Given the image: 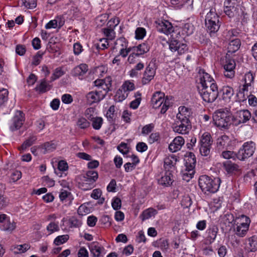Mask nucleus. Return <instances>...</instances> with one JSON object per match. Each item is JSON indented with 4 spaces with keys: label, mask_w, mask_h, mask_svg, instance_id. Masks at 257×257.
Here are the masks:
<instances>
[{
    "label": "nucleus",
    "mask_w": 257,
    "mask_h": 257,
    "mask_svg": "<svg viewBox=\"0 0 257 257\" xmlns=\"http://www.w3.org/2000/svg\"><path fill=\"white\" fill-rule=\"evenodd\" d=\"M240 40L239 39H234L230 41L227 49L228 53L232 54L237 51L240 46Z\"/></svg>",
    "instance_id": "29"
},
{
    "label": "nucleus",
    "mask_w": 257,
    "mask_h": 257,
    "mask_svg": "<svg viewBox=\"0 0 257 257\" xmlns=\"http://www.w3.org/2000/svg\"><path fill=\"white\" fill-rule=\"evenodd\" d=\"M157 29L158 31L166 35L170 34L174 31V28L172 24L168 21L160 22L157 26Z\"/></svg>",
    "instance_id": "23"
},
{
    "label": "nucleus",
    "mask_w": 257,
    "mask_h": 257,
    "mask_svg": "<svg viewBox=\"0 0 257 257\" xmlns=\"http://www.w3.org/2000/svg\"><path fill=\"white\" fill-rule=\"evenodd\" d=\"M102 31L106 37L107 40H112L115 37V33L113 29L106 27L102 29Z\"/></svg>",
    "instance_id": "42"
},
{
    "label": "nucleus",
    "mask_w": 257,
    "mask_h": 257,
    "mask_svg": "<svg viewBox=\"0 0 257 257\" xmlns=\"http://www.w3.org/2000/svg\"><path fill=\"white\" fill-rule=\"evenodd\" d=\"M89 247L91 252L96 257H99L104 249L97 242H92Z\"/></svg>",
    "instance_id": "30"
},
{
    "label": "nucleus",
    "mask_w": 257,
    "mask_h": 257,
    "mask_svg": "<svg viewBox=\"0 0 257 257\" xmlns=\"http://www.w3.org/2000/svg\"><path fill=\"white\" fill-rule=\"evenodd\" d=\"M128 42L124 37L117 39L115 42V48L116 49L127 48Z\"/></svg>",
    "instance_id": "39"
},
{
    "label": "nucleus",
    "mask_w": 257,
    "mask_h": 257,
    "mask_svg": "<svg viewBox=\"0 0 257 257\" xmlns=\"http://www.w3.org/2000/svg\"><path fill=\"white\" fill-rule=\"evenodd\" d=\"M192 201L188 195L184 196L181 200V205L184 208H188L192 204Z\"/></svg>",
    "instance_id": "58"
},
{
    "label": "nucleus",
    "mask_w": 257,
    "mask_h": 257,
    "mask_svg": "<svg viewBox=\"0 0 257 257\" xmlns=\"http://www.w3.org/2000/svg\"><path fill=\"white\" fill-rule=\"evenodd\" d=\"M128 96V92H126L120 88L116 92L114 96V100L116 102H121L124 100Z\"/></svg>",
    "instance_id": "40"
},
{
    "label": "nucleus",
    "mask_w": 257,
    "mask_h": 257,
    "mask_svg": "<svg viewBox=\"0 0 257 257\" xmlns=\"http://www.w3.org/2000/svg\"><path fill=\"white\" fill-rule=\"evenodd\" d=\"M40 147L45 150L44 153H46L55 150L56 148V145L52 142H47L42 145Z\"/></svg>",
    "instance_id": "43"
},
{
    "label": "nucleus",
    "mask_w": 257,
    "mask_h": 257,
    "mask_svg": "<svg viewBox=\"0 0 257 257\" xmlns=\"http://www.w3.org/2000/svg\"><path fill=\"white\" fill-rule=\"evenodd\" d=\"M256 144L251 141L245 142L237 152L238 159L243 161L252 156L255 150Z\"/></svg>",
    "instance_id": "8"
},
{
    "label": "nucleus",
    "mask_w": 257,
    "mask_h": 257,
    "mask_svg": "<svg viewBox=\"0 0 257 257\" xmlns=\"http://www.w3.org/2000/svg\"><path fill=\"white\" fill-rule=\"evenodd\" d=\"M235 222H236V227L234 229L235 234L239 237H243L248 230L250 223L249 218L241 215L237 218Z\"/></svg>",
    "instance_id": "7"
},
{
    "label": "nucleus",
    "mask_w": 257,
    "mask_h": 257,
    "mask_svg": "<svg viewBox=\"0 0 257 257\" xmlns=\"http://www.w3.org/2000/svg\"><path fill=\"white\" fill-rule=\"evenodd\" d=\"M221 156L225 159H233L234 160L236 158L238 159L237 153L230 151H223L222 152Z\"/></svg>",
    "instance_id": "47"
},
{
    "label": "nucleus",
    "mask_w": 257,
    "mask_h": 257,
    "mask_svg": "<svg viewBox=\"0 0 257 257\" xmlns=\"http://www.w3.org/2000/svg\"><path fill=\"white\" fill-rule=\"evenodd\" d=\"M205 24L207 30L210 33H215L219 29V16L216 13L215 8H212L206 14L205 19Z\"/></svg>",
    "instance_id": "4"
},
{
    "label": "nucleus",
    "mask_w": 257,
    "mask_h": 257,
    "mask_svg": "<svg viewBox=\"0 0 257 257\" xmlns=\"http://www.w3.org/2000/svg\"><path fill=\"white\" fill-rule=\"evenodd\" d=\"M218 232L217 227H213L208 230V240L210 243L212 242L216 238V235Z\"/></svg>",
    "instance_id": "45"
},
{
    "label": "nucleus",
    "mask_w": 257,
    "mask_h": 257,
    "mask_svg": "<svg viewBox=\"0 0 257 257\" xmlns=\"http://www.w3.org/2000/svg\"><path fill=\"white\" fill-rule=\"evenodd\" d=\"M117 150L122 154H127L129 151L127 144L121 143L117 147Z\"/></svg>",
    "instance_id": "64"
},
{
    "label": "nucleus",
    "mask_w": 257,
    "mask_h": 257,
    "mask_svg": "<svg viewBox=\"0 0 257 257\" xmlns=\"http://www.w3.org/2000/svg\"><path fill=\"white\" fill-rule=\"evenodd\" d=\"M231 140L226 135H223L217 140V148L218 150L227 149L231 146Z\"/></svg>",
    "instance_id": "24"
},
{
    "label": "nucleus",
    "mask_w": 257,
    "mask_h": 257,
    "mask_svg": "<svg viewBox=\"0 0 257 257\" xmlns=\"http://www.w3.org/2000/svg\"><path fill=\"white\" fill-rule=\"evenodd\" d=\"M214 124L217 127L228 129L230 125L233 124V118L230 112L223 109L216 110L213 114Z\"/></svg>",
    "instance_id": "2"
},
{
    "label": "nucleus",
    "mask_w": 257,
    "mask_h": 257,
    "mask_svg": "<svg viewBox=\"0 0 257 257\" xmlns=\"http://www.w3.org/2000/svg\"><path fill=\"white\" fill-rule=\"evenodd\" d=\"M94 85L101 94L105 97L108 91L111 90L112 86V79L110 77H107L104 79H98L93 82Z\"/></svg>",
    "instance_id": "9"
},
{
    "label": "nucleus",
    "mask_w": 257,
    "mask_h": 257,
    "mask_svg": "<svg viewBox=\"0 0 257 257\" xmlns=\"http://www.w3.org/2000/svg\"><path fill=\"white\" fill-rule=\"evenodd\" d=\"M185 141L183 138L181 136H178L175 138L173 142L169 145V149L172 152H176L181 149Z\"/></svg>",
    "instance_id": "22"
},
{
    "label": "nucleus",
    "mask_w": 257,
    "mask_h": 257,
    "mask_svg": "<svg viewBox=\"0 0 257 257\" xmlns=\"http://www.w3.org/2000/svg\"><path fill=\"white\" fill-rule=\"evenodd\" d=\"M160 139V133L158 132H155L152 133L148 139L149 142L150 144H153L155 142L159 141Z\"/></svg>",
    "instance_id": "60"
},
{
    "label": "nucleus",
    "mask_w": 257,
    "mask_h": 257,
    "mask_svg": "<svg viewBox=\"0 0 257 257\" xmlns=\"http://www.w3.org/2000/svg\"><path fill=\"white\" fill-rule=\"evenodd\" d=\"M150 47L148 44L142 43L138 46L132 47V51L135 53L138 57L146 53L149 51Z\"/></svg>",
    "instance_id": "28"
},
{
    "label": "nucleus",
    "mask_w": 257,
    "mask_h": 257,
    "mask_svg": "<svg viewBox=\"0 0 257 257\" xmlns=\"http://www.w3.org/2000/svg\"><path fill=\"white\" fill-rule=\"evenodd\" d=\"M155 125L153 123H150L143 126L142 130L143 135H147L150 133L154 128Z\"/></svg>",
    "instance_id": "61"
},
{
    "label": "nucleus",
    "mask_w": 257,
    "mask_h": 257,
    "mask_svg": "<svg viewBox=\"0 0 257 257\" xmlns=\"http://www.w3.org/2000/svg\"><path fill=\"white\" fill-rule=\"evenodd\" d=\"M47 230L50 232V233H52L55 231H58L59 227L58 223H56L54 222H51L47 227Z\"/></svg>",
    "instance_id": "63"
},
{
    "label": "nucleus",
    "mask_w": 257,
    "mask_h": 257,
    "mask_svg": "<svg viewBox=\"0 0 257 257\" xmlns=\"http://www.w3.org/2000/svg\"><path fill=\"white\" fill-rule=\"evenodd\" d=\"M196 160L194 154L192 153H189L186 157V168L194 169Z\"/></svg>",
    "instance_id": "33"
},
{
    "label": "nucleus",
    "mask_w": 257,
    "mask_h": 257,
    "mask_svg": "<svg viewBox=\"0 0 257 257\" xmlns=\"http://www.w3.org/2000/svg\"><path fill=\"white\" fill-rule=\"evenodd\" d=\"M198 77L199 79V85L198 87L209 85L213 84V83H216L210 75L206 73L203 69H199Z\"/></svg>",
    "instance_id": "13"
},
{
    "label": "nucleus",
    "mask_w": 257,
    "mask_h": 257,
    "mask_svg": "<svg viewBox=\"0 0 257 257\" xmlns=\"http://www.w3.org/2000/svg\"><path fill=\"white\" fill-rule=\"evenodd\" d=\"M108 40L106 38H102L99 40V42L96 44V47L97 50H104L107 48L108 46Z\"/></svg>",
    "instance_id": "53"
},
{
    "label": "nucleus",
    "mask_w": 257,
    "mask_h": 257,
    "mask_svg": "<svg viewBox=\"0 0 257 257\" xmlns=\"http://www.w3.org/2000/svg\"><path fill=\"white\" fill-rule=\"evenodd\" d=\"M37 139V136L31 135L22 145L21 148L22 150L26 149L27 148L31 146L35 143Z\"/></svg>",
    "instance_id": "38"
},
{
    "label": "nucleus",
    "mask_w": 257,
    "mask_h": 257,
    "mask_svg": "<svg viewBox=\"0 0 257 257\" xmlns=\"http://www.w3.org/2000/svg\"><path fill=\"white\" fill-rule=\"evenodd\" d=\"M223 167L228 174H236L240 172L238 165L231 161H226L223 163Z\"/></svg>",
    "instance_id": "21"
},
{
    "label": "nucleus",
    "mask_w": 257,
    "mask_h": 257,
    "mask_svg": "<svg viewBox=\"0 0 257 257\" xmlns=\"http://www.w3.org/2000/svg\"><path fill=\"white\" fill-rule=\"evenodd\" d=\"M88 71V66L85 64H81L76 66L72 71L74 76H81L85 74Z\"/></svg>",
    "instance_id": "32"
},
{
    "label": "nucleus",
    "mask_w": 257,
    "mask_h": 257,
    "mask_svg": "<svg viewBox=\"0 0 257 257\" xmlns=\"http://www.w3.org/2000/svg\"><path fill=\"white\" fill-rule=\"evenodd\" d=\"M121 88L125 92H127L128 91H133L134 90L135 86L134 83L130 81H126L122 85Z\"/></svg>",
    "instance_id": "51"
},
{
    "label": "nucleus",
    "mask_w": 257,
    "mask_h": 257,
    "mask_svg": "<svg viewBox=\"0 0 257 257\" xmlns=\"http://www.w3.org/2000/svg\"><path fill=\"white\" fill-rule=\"evenodd\" d=\"M173 182V175L172 173L169 171H166L165 175L158 180V182L160 185L165 186L171 185Z\"/></svg>",
    "instance_id": "27"
},
{
    "label": "nucleus",
    "mask_w": 257,
    "mask_h": 257,
    "mask_svg": "<svg viewBox=\"0 0 257 257\" xmlns=\"http://www.w3.org/2000/svg\"><path fill=\"white\" fill-rule=\"evenodd\" d=\"M199 93L203 100L208 103L214 102L219 94L217 83L198 87Z\"/></svg>",
    "instance_id": "3"
},
{
    "label": "nucleus",
    "mask_w": 257,
    "mask_h": 257,
    "mask_svg": "<svg viewBox=\"0 0 257 257\" xmlns=\"http://www.w3.org/2000/svg\"><path fill=\"white\" fill-rule=\"evenodd\" d=\"M194 26L191 23H186L182 28L183 33L188 36L192 34L194 31Z\"/></svg>",
    "instance_id": "48"
},
{
    "label": "nucleus",
    "mask_w": 257,
    "mask_h": 257,
    "mask_svg": "<svg viewBox=\"0 0 257 257\" xmlns=\"http://www.w3.org/2000/svg\"><path fill=\"white\" fill-rule=\"evenodd\" d=\"M151 104L153 107L154 108H158L161 107V113L164 114L168 109L170 105V102L168 98H165L164 93L157 91L152 96Z\"/></svg>",
    "instance_id": "5"
},
{
    "label": "nucleus",
    "mask_w": 257,
    "mask_h": 257,
    "mask_svg": "<svg viewBox=\"0 0 257 257\" xmlns=\"http://www.w3.org/2000/svg\"><path fill=\"white\" fill-rule=\"evenodd\" d=\"M146 30L144 28L141 27L138 28L135 31V37L138 40L142 39L146 35Z\"/></svg>",
    "instance_id": "59"
},
{
    "label": "nucleus",
    "mask_w": 257,
    "mask_h": 257,
    "mask_svg": "<svg viewBox=\"0 0 257 257\" xmlns=\"http://www.w3.org/2000/svg\"><path fill=\"white\" fill-rule=\"evenodd\" d=\"M4 222L3 224H0V227L4 230L12 231L16 227V223L14 221H11L9 219Z\"/></svg>",
    "instance_id": "35"
},
{
    "label": "nucleus",
    "mask_w": 257,
    "mask_h": 257,
    "mask_svg": "<svg viewBox=\"0 0 257 257\" xmlns=\"http://www.w3.org/2000/svg\"><path fill=\"white\" fill-rule=\"evenodd\" d=\"M249 251L254 252L257 250V236L253 235L248 238Z\"/></svg>",
    "instance_id": "41"
},
{
    "label": "nucleus",
    "mask_w": 257,
    "mask_h": 257,
    "mask_svg": "<svg viewBox=\"0 0 257 257\" xmlns=\"http://www.w3.org/2000/svg\"><path fill=\"white\" fill-rule=\"evenodd\" d=\"M157 213V211L156 209L152 208H148L144 210L141 216L143 220L148 219L152 216H155Z\"/></svg>",
    "instance_id": "37"
},
{
    "label": "nucleus",
    "mask_w": 257,
    "mask_h": 257,
    "mask_svg": "<svg viewBox=\"0 0 257 257\" xmlns=\"http://www.w3.org/2000/svg\"><path fill=\"white\" fill-rule=\"evenodd\" d=\"M213 140L209 133H204L201 136L199 142V152L201 156L210 157Z\"/></svg>",
    "instance_id": "6"
},
{
    "label": "nucleus",
    "mask_w": 257,
    "mask_h": 257,
    "mask_svg": "<svg viewBox=\"0 0 257 257\" xmlns=\"http://www.w3.org/2000/svg\"><path fill=\"white\" fill-rule=\"evenodd\" d=\"M222 99L227 103L232 101L234 96V90L232 87L229 86H224L220 90Z\"/></svg>",
    "instance_id": "18"
},
{
    "label": "nucleus",
    "mask_w": 257,
    "mask_h": 257,
    "mask_svg": "<svg viewBox=\"0 0 257 257\" xmlns=\"http://www.w3.org/2000/svg\"><path fill=\"white\" fill-rule=\"evenodd\" d=\"M191 123L189 119H177L173 124V130L175 133L187 134L191 129Z\"/></svg>",
    "instance_id": "10"
},
{
    "label": "nucleus",
    "mask_w": 257,
    "mask_h": 257,
    "mask_svg": "<svg viewBox=\"0 0 257 257\" xmlns=\"http://www.w3.org/2000/svg\"><path fill=\"white\" fill-rule=\"evenodd\" d=\"M233 125L235 126L241 124L245 123L251 120V113L247 109H243L237 110L233 116Z\"/></svg>",
    "instance_id": "11"
},
{
    "label": "nucleus",
    "mask_w": 257,
    "mask_h": 257,
    "mask_svg": "<svg viewBox=\"0 0 257 257\" xmlns=\"http://www.w3.org/2000/svg\"><path fill=\"white\" fill-rule=\"evenodd\" d=\"M69 239L68 235H62L57 236L54 240V243L59 245L66 242Z\"/></svg>",
    "instance_id": "56"
},
{
    "label": "nucleus",
    "mask_w": 257,
    "mask_h": 257,
    "mask_svg": "<svg viewBox=\"0 0 257 257\" xmlns=\"http://www.w3.org/2000/svg\"><path fill=\"white\" fill-rule=\"evenodd\" d=\"M25 121L24 114L21 111H17L13 118L12 123L10 125V130L16 131L21 127Z\"/></svg>",
    "instance_id": "15"
},
{
    "label": "nucleus",
    "mask_w": 257,
    "mask_h": 257,
    "mask_svg": "<svg viewBox=\"0 0 257 257\" xmlns=\"http://www.w3.org/2000/svg\"><path fill=\"white\" fill-rule=\"evenodd\" d=\"M191 114L192 112L191 109L184 106H180L179 107V113L177 114L176 117L179 119H189Z\"/></svg>",
    "instance_id": "26"
},
{
    "label": "nucleus",
    "mask_w": 257,
    "mask_h": 257,
    "mask_svg": "<svg viewBox=\"0 0 257 257\" xmlns=\"http://www.w3.org/2000/svg\"><path fill=\"white\" fill-rule=\"evenodd\" d=\"M9 92L6 89L0 90V105L4 104L8 100Z\"/></svg>",
    "instance_id": "57"
},
{
    "label": "nucleus",
    "mask_w": 257,
    "mask_h": 257,
    "mask_svg": "<svg viewBox=\"0 0 257 257\" xmlns=\"http://www.w3.org/2000/svg\"><path fill=\"white\" fill-rule=\"evenodd\" d=\"M111 205L112 208L116 210H118L121 206V201L118 197H114L112 201Z\"/></svg>",
    "instance_id": "62"
},
{
    "label": "nucleus",
    "mask_w": 257,
    "mask_h": 257,
    "mask_svg": "<svg viewBox=\"0 0 257 257\" xmlns=\"http://www.w3.org/2000/svg\"><path fill=\"white\" fill-rule=\"evenodd\" d=\"M254 75L250 71L245 74L243 78L244 84L239 91L244 93L253 88Z\"/></svg>",
    "instance_id": "16"
},
{
    "label": "nucleus",
    "mask_w": 257,
    "mask_h": 257,
    "mask_svg": "<svg viewBox=\"0 0 257 257\" xmlns=\"http://www.w3.org/2000/svg\"><path fill=\"white\" fill-rule=\"evenodd\" d=\"M224 12L229 18L234 17L237 13V8L234 6H224Z\"/></svg>",
    "instance_id": "34"
},
{
    "label": "nucleus",
    "mask_w": 257,
    "mask_h": 257,
    "mask_svg": "<svg viewBox=\"0 0 257 257\" xmlns=\"http://www.w3.org/2000/svg\"><path fill=\"white\" fill-rule=\"evenodd\" d=\"M115 106L114 105H111L109 108L106 113V116L107 118V119L110 122H112L115 117Z\"/></svg>",
    "instance_id": "54"
},
{
    "label": "nucleus",
    "mask_w": 257,
    "mask_h": 257,
    "mask_svg": "<svg viewBox=\"0 0 257 257\" xmlns=\"http://www.w3.org/2000/svg\"><path fill=\"white\" fill-rule=\"evenodd\" d=\"M235 66L236 64L234 60L226 57L225 62L223 65L224 75L226 77L232 78L234 77Z\"/></svg>",
    "instance_id": "14"
},
{
    "label": "nucleus",
    "mask_w": 257,
    "mask_h": 257,
    "mask_svg": "<svg viewBox=\"0 0 257 257\" xmlns=\"http://www.w3.org/2000/svg\"><path fill=\"white\" fill-rule=\"evenodd\" d=\"M156 60H152L148 66L146 67L144 73L143 77L142 79V83L143 85H146L150 82L154 78L155 74L156 67L155 66Z\"/></svg>",
    "instance_id": "12"
},
{
    "label": "nucleus",
    "mask_w": 257,
    "mask_h": 257,
    "mask_svg": "<svg viewBox=\"0 0 257 257\" xmlns=\"http://www.w3.org/2000/svg\"><path fill=\"white\" fill-rule=\"evenodd\" d=\"M195 173L194 169L186 168L185 172L183 173V179L186 181H189L191 178H193Z\"/></svg>",
    "instance_id": "49"
},
{
    "label": "nucleus",
    "mask_w": 257,
    "mask_h": 257,
    "mask_svg": "<svg viewBox=\"0 0 257 257\" xmlns=\"http://www.w3.org/2000/svg\"><path fill=\"white\" fill-rule=\"evenodd\" d=\"M104 98L103 95L101 94L97 90L90 91L86 95L87 102L89 104L99 102Z\"/></svg>",
    "instance_id": "20"
},
{
    "label": "nucleus",
    "mask_w": 257,
    "mask_h": 257,
    "mask_svg": "<svg viewBox=\"0 0 257 257\" xmlns=\"http://www.w3.org/2000/svg\"><path fill=\"white\" fill-rule=\"evenodd\" d=\"M199 186L202 191L209 194L216 192L219 187L220 180L218 178H212L207 175L201 176L198 180Z\"/></svg>",
    "instance_id": "1"
},
{
    "label": "nucleus",
    "mask_w": 257,
    "mask_h": 257,
    "mask_svg": "<svg viewBox=\"0 0 257 257\" xmlns=\"http://www.w3.org/2000/svg\"><path fill=\"white\" fill-rule=\"evenodd\" d=\"M178 161L175 155L169 156L164 159V168L166 171L173 172L175 169V165Z\"/></svg>",
    "instance_id": "19"
},
{
    "label": "nucleus",
    "mask_w": 257,
    "mask_h": 257,
    "mask_svg": "<svg viewBox=\"0 0 257 257\" xmlns=\"http://www.w3.org/2000/svg\"><path fill=\"white\" fill-rule=\"evenodd\" d=\"M169 49L172 52L177 51L179 55L184 54L188 50V47L186 44L175 39L170 41Z\"/></svg>",
    "instance_id": "17"
},
{
    "label": "nucleus",
    "mask_w": 257,
    "mask_h": 257,
    "mask_svg": "<svg viewBox=\"0 0 257 257\" xmlns=\"http://www.w3.org/2000/svg\"><path fill=\"white\" fill-rule=\"evenodd\" d=\"M94 187V182H93V180H87L85 178H83L81 179V182L79 183V187L85 191L90 190Z\"/></svg>",
    "instance_id": "31"
},
{
    "label": "nucleus",
    "mask_w": 257,
    "mask_h": 257,
    "mask_svg": "<svg viewBox=\"0 0 257 257\" xmlns=\"http://www.w3.org/2000/svg\"><path fill=\"white\" fill-rule=\"evenodd\" d=\"M22 6L28 9H33L36 7V0H21Z\"/></svg>",
    "instance_id": "55"
},
{
    "label": "nucleus",
    "mask_w": 257,
    "mask_h": 257,
    "mask_svg": "<svg viewBox=\"0 0 257 257\" xmlns=\"http://www.w3.org/2000/svg\"><path fill=\"white\" fill-rule=\"evenodd\" d=\"M92 125L95 130H99L102 124L103 119L100 117H96L92 119Z\"/></svg>",
    "instance_id": "52"
},
{
    "label": "nucleus",
    "mask_w": 257,
    "mask_h": 257,
    "mask_svg": "<svg viewBox=\"0 0 257 257\" xmlns=\"http://www.w3.org/2000/svg\"><path fill=\"white\" fill-rule=\"evenodd\" d=\"M87 180L91 181L93 180V182H95L98 178V173L96 171L93 170H90L87 172L85 176L83 177Z\"/></svg>",
    "instance_id": "46"
},
{
    "label": "nucleus",
    "mask_w": 257,
    "mask_h": 257,
    "mask_svg": "<svg viewBox=\"0 0 257 257\" xmlns=\"http://www.w3.org/2000/svg\"><path fill=\"white\" fill-rule=\"evenodd\" d=\"M65 74V72L63 71L62 67L56 68L51 77V81H53L56 79L59 78L60 77L63 76Z\"/></svg>",
    "instance_id": "44"
},
{
    "label": "nucleus",
    "mask_w": 257,
    "mask_h": 257,
    "mask_svg": "<svg viewBox=\"0 0 257 257\" xmlns=\"http://www.w3.org/2000/svg\"><path fill=\"white\" fill-rule=\"evenodd\" d=\"M77 125L79 128L85 129L89 126L90 123L85 118L81 117L78 119Z\"/></svg>",
    "instance_id": "50"
},
{
    "label": "nucleus",
    "mask_w": 257,
    "mask_h": 257,
    "mask_svg": "<svg viewBox=\"0 0 257 257\" xmlns=\"http://www.w3.org/2000/svg\"><path fill=\"white\" fill-rule=\"evenodd\" d=\"M171 3L179 8L184 7L188 10L193 9V0H171Z\"/></svg>",
    "instance_id": "25"
},
{
    "label": "nucleus",
    "mask_w": 257,
    "mask_h": 257,
    "mask_svg": "<svg viewBox=\"0 0 257 257\" xmlns=\"http://www.w3.org/2000/svg\"><path fill=\"white\" fill-rule=\"evenodd\" d=\"M51 86L46 81L45 79L41 81L40 84L36 87V90L40 93H45L50 90Z\"/></svg>",
    "instance_id": "36"
}]
</instances>
